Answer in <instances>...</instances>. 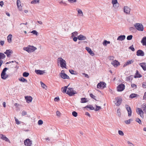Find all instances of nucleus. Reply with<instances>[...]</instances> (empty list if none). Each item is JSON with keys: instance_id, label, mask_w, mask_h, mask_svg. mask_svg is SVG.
<instances>
[{"instance_id": "55", "label": "nucleus", "mask_w": 146, "mask_h": 146, "mask_svg": "<svg viewBox=\"0 0 146 146\" xmlns=\"http://www.w3.org/2000/svg\"><path fill=\"white\" fill-rule=\"evenodd\" d=\"M43 123V121L41 120H39L38 121V124L39 125H41Z\"/></svg>"}, {"instance_id": "44", "label": "nucleus", "mask_w": 146, "mask_h": 146, "mask_svg": "<svg viewBox=\"0 0 146 146\" xmlns=\"http://www.w3.org/2000/svg\"><path fill=\"white\" fill-rule=\"evenodd\" d=\"M15 120L16 121V123L17 125L20 124L21 122L19 121L16 117H15Z\"/></svg>"}, {"instance_id": "46", "label": "nucleus", "mask_w": 146, "mask_h": 146, "mask_svg": "<svg viewBox=\"0 0 146 146\" xmlns=\"http://www.w3.org/2000/svg\"><path fill=\"white\" fill-rule=\"evenodd\" d=\"M69 71L71 74L75 75L76 74V72L72 70H69Z\"/></svg>"}, {"instance_id": "19", "label": "nucleus", "mask_w": 146, "mask_h": 146, "mask_svg": "<svg viewBox=\"0 0 146 146\" xmlns=\"http://www.w3.org/2000/svg\"><path fill=\"white\" fill-rule=\"evenodd\" d=\"M111 64L115 67H116L120 65L119 63L116 60L112 61L111 62Z\"/></svg>"}, {"instance_id": "45", "label": "nucleus", "mask_w": 146, "mask_h": 146, "mask_svg": "<svg viewBox=\"0 0 146 146\" xmlns=\"http://www.w3.org/2000/svg\"><path fill=\"white\" fill-rule=\"evenodd\" d=\"M90 97L94 99V100H97L96 99V96L92 94L91 93L90 94Z\"/></svg>"}, {"instance_id": "22", "label": "nucleus", "mask_w": 146, "mask_h": 146, "mask_svg": "<svg viewBox=\"0 0 146 146\" xmlns=\"http://www.w3.org/2000/svg\"><path fill=\"white\" fill-rule=\"evenodd\" d=\"M134 61L133 59H132L131 60H128L127 62L123 65V67H124L127 65L132 63Z\"/></svg>"}, {"instance_id": "11", "label": "nucleus", "mask_w": 146, "mask_h": 146, "mask_svg": "<svg viewBox=\"0 0 146 146\" xmlns=\"http://www.w3.org/2000/svg\"><path fill=\"white\" fill-rule=\"evenodd\" d=\"M24 144L26 146H31L32 144V141L30 139H27L25 141Z\"/></svg>"}, {"instance_id": "49", "label": "nucleus", "mask_w": 146, "mask_h": 146, "mask_svg": "<svg viewBox=\"0 0 146 146\" xmlns=\"http://www.w3.org/2000/svg\"><path fill=\"white\" fill-rule=\"evenodd\" d=\"M72 115L76 117L78 115V113L76 111H73L72 112Z\"/></svg>"}, {"instance_id": "5", "label": "nucleus", "mask_w": 146, "mask_h": 146, "mask_svg": "<svg viewBox=\"0 0 146 146\" xmlns=\"http://www.w3.org/2000/svg\"><path fill=\"white\" fill-rule=\"evenodd\" d=\"M136 111L137 114L139 115L141 117H143V111L141 108H137Z\"/></svg>"}, {"instance_id": "59", "label": "nucleus", "mask_w": 146, "mask_h": 146, "mask_svg": "<svg viewBox=\"0 0 146 146\" xmlns=\"http://www.w3.org/2000/svg\"><path fill=\"white\" fill-rule=\"evenodd\" d=\"M74 37L73 38V40L74 42H76L77 41L78 39V37H76L74 36Z\"/></svg>"}, {"instance_id": "42", "label": "nucleus", "mask_w": 146, "mask_h": 146, "mask_svg": "<svg viewBox=\"0 0 146 146\" xmlns=\"http://www.w3.org/2000/svg\"><path fill=\"white\" fill-rule=\"evenodd\" d=\"M133 38V36L131 35H128L127 37V39L128 40H131Z\"/></svg>"}, {"instance_id": "50", "label": "nucleus", "mask_w": 146, "mask_h": 146, "mask_svg": "<svg viewBox=\"0 0 146 146\" xmlns=\"http://www.w3.org/2000/svg\"><path fill=\"white\" fill-rule=\"evenodd\" d=\"M40 84L41 85L42 87L44 88H45L46 87V86L42 82H40Z\"/></svg>"}, {"instance_id": "40", "label": "nucleus", "mask_w": 146, "mask_h": 146, "mask_svg": "<svg viewBox=\"0 0 146 146\" xmlns=\"http://www.w3.org/2000/svg\"><path fill=\"white\" fill-rule=\"evenodd\" d=\"M68 86H65L64 87L63 90L62 91V92L64 93H66V92L67 91V88L68 87Z\"/></svg>"}, {"instance_id": "18", "label": "nucleus", "mask_w": 146, "mask_h": 146, "mask_svg": "<svg viewBox=\"0 0 146 146\" xmlns=\"http://www.w3.org/2000/svg\"><path fill=\"white\" fill-rule=\"evenodd\" d=\"M13 53L12 50H7L4 53L6 54L8 57H9Z\"/></svg>"}, {"instance_id": "33", "label": "nucleus", "mask_w": 146, "mask_h": 146, "mask_svg": "<svg viewBox=\"0 0 146 146\" xmlns=\"http://www.w3.org/2000/svg\"><path fill=\"white\" fill-rule=\"evenodd\" d=\"M81 101L80 102L81 103H84L88 102L87 99L85 98H82L81 99Z\"/></svg>"}, {"instance_id": "58", "label": "nucleus", "mask_w": 146, "mask_h": 146, "mask_svg": "<svg viewBox=\"0 0 146 146\" xmlns=\"http://www.w3.org/2000/svg\"><path fill=\"white\" fill-rule=\"evenodd\" d=\"M127 143L129 144L130 146H134V145L132 143H131L129 141H128Z\"/></svg>"}, {"instance_id": "35", "label": "nucleus", "mask_w": 146, "mask_h": 146, "mask_svg": "<svg viewBox=\"0 0 146 146\" xmlns=\"http://www.w3.org/2000/svg\"><path fill=\"white\" fill-rule=\"evenodd\" d=\"M19 81L21 82H27V80L23 77H21L20 78H19Z\"/></svg>"}, {"instance_id": "61", "label": "nucleus", "mask_w": 146, "mask_h": 146, "mask_svg": "<svg viewBox=\"0 0 146 146\" xmlns=\"http://www.w3.org/2000/svg\"><path fill=\"white\" fill-rule=\"evenodd\" d=\"M131 86L133 88H136L137 87V86L136 85L134 84H131Z\"/></svg>"}, {"instance_id": "31", "label": "nucleus", "mask_w": 146, "mask_h": 146, "mask_svg": "<svg viewBox=\"0 0 146 146\" xmlns=\"http://www.w3.org/2000/svg\"><path fill=\"white\" fill-rule=\"evenodd\" d=\"M7 40L8 42L10 43L12 41V35L11 34L7 36Z\"/></svg>"}, {"instance_id": "53", "label": "nucleus", "mask_w": 146, "mask_h": 146, "mask_svg": "<svg viewBox=\"0 0 146 146\" xmlns=\"http://www.w3.org/2000/svg\"><path fill=\"white\" fill-rule=\"evenodd\" d=\"M118 133L119 135L121 136H123L124 135L123 132L121 130L118 131Z\"/></svg>"}, {"instance_id": "9", "label": "nucleus", "mask_w": 146, "mask_h": 146, "mask_svg": "<svg viewBox=\"0 0 146 146\" xmlns=\"http://www.w3.org/2000/svg\"><path fill=\"white\" fill-rule=\"evenodd\" d=\"M0 138L2 139L3 140H4L5 141L9 143H11V142L9 139L6 136L2 134H0Z\"/></svg>"}, {"instance_id": "6", "label": "nucleus", "mask_w": 146, "mask_h": 146, "mask_svg": "<svg viewBox=\"0 0 146 146\" xmlns=\"http://www.w3.org/2000/svg\"><path fill=\"white\" fill-rule=\"evenodd\" d=\"M106 87V84L104 82H100L98 83L97 85V88H105Z\"/></svg>"}, {"instance_id": "60", "label": "nucleus", "mask_w": 146, "mask_h": 146, "mask_svg": "<svg viewBox=\"0 0 146 146\" xmlns=\"http://www.w3.org/2000/svg\"><path fill=\"white\" fill-rule=\"evenodd\" d=\"M1 55L3 59L5 58L6 57V56L3 53H2V52H1Z\"/></svg>"}, {"instance_id": "36", "label": "nucleus", "mask_w": 146, "mask_h": 146, "mask_svg": "<svg viewBox=\"0 0 146 146\" xmlns=\"http://www.w3.org/2000/svg\"><path fill=\"white\" fill-rule=\"evenodd\" d=\"M110 42L109 41H108L106 40H104L103 42V44L104 46H106L108 44H109Z\"/></svg>"}, {"instance_id": "13", "label": "nucleus", "mask_w": 146, "mask_h": 146, "mask_svg": "<svg viewBox=\"0 0 146 146\" xmlns=\"http://www.w3.org/2000/svg\"><path fill=\"white\" fill-rule=\"evenodd\" d=\"M112 3L113 4L114 7L115 8L118 7L119 5V4L117 2V0H112Z\"/></svg>"}, {"instance_id": "24", "label": "nucleus", "mask_w": 146, "mask_h": 146, "mask_svg": "<svg viewBox=\"0 0 146 146\" xmlns=\"http://www.w3.org/2000/svg\"><path fill=\"white\" fill-rule=\"evenodd\" d=\"M125 38V35H121L118 36L117 40L120 41H122Z\"/></svg>"}, {"instance_id": "14", "label": "nucleus", "mask_w": 146, "mask_h": 146, "mask_svg": "<svg viewBox=\"0 0 146 146\" xmlns=\"http://www.w3.org/2000/svg\"><path fill=\"white\" fill-rule=\"evenodd\" d=\"M60 76L63 79H70L69 77L65 73H60Z\"/></svg>"}, {"instance_id": "3", "label": "nucleus", "mask_w": 146, "mask_h": 146, "mask_svg": "<svg viewBox=\"0 0 146 146\" xmlns=\"http://www.w3.org/2000/svg\"><path fill=\"white\" fill-rule=\"evenodd\" d=\"M75 91L73 90V89L72 88H68V90L66 92V94L69 95L70 96H72L74 95V94L77 93L76 92H75Z\"/></svg>"}, {"instance_id": "23", "label": "nucleus", "mask_w": 146, "mask_h": 146, "mask_svg": "<svg viewBox=\"0 0 146 146\" xmlns=\"http://www.w3.org/2000/svg\"><path fill=\"white\" fill-rule=\"evenodd\" d=\"M139 65L143 68L144 71L146 70V64L145 62H143L139 64Z\"/></svg>"}, {"instance_id": "26", "label": "nucleus", "mask_w": 146, "mask_h": 146, "mask_svg": "<svg viewBox=\"0 0 146 146\" xmlns=\"http://www.w3.org/2000/svg\"><path fill=\"white\" fill-rule=\"evenodd\" d=\"M142 77V75L139 74V72L137 70L136 71V73L135 74V75L134 76V77L135 78H141Z\"/></svg>"}, {"instance_id": "51", "label": "nucleus", "mask_w": 146, "mask_h": 146, "mask_svg": "<svg viewBox=\"0 0 146 146\" xmlns=\"http://www.w3.org/2000/svg\"><path fill=\"white\" fill-rule=\"evenodd\" d=\"M23 50H25V51H27V52H28L29 53V46H28V47H24L23 48Z\"/></svg>"}, {"instance_id": "48", "label": "nucleus", "mask_w": 146, "mask_h": 146, "mask_svg": "<svg viewBox=\"0 0 146 146\" xmlns=\"http://www.w3.org/2000/svg\"><path fill=\"white\" fill-rule=\"evenodd\" d=\"M135 121H136L139 123V124H141V120L138 118H136Z\"/></svg>"}, {"instance_id": "52", "label": "nucleus", "mask_w": 146, "mask_h": 146, "mask_svg": "<svg viewBox=\"0 0 146 146\" xmlns=\"http://www.w3.org/2000/svg\"><path fill=\"white\" fill-rule=\"evenodd\" d=\"M70 3H76L77 1V0H67Z\"/></svg>"}, {"instance_id": "17", "label": "nucleus", "mask_w": 146, "mask_h": 146, "mask_svg": "<svg viewBox=\"0 0 146 146\" xmlns=\"http://www.w3.org/2000/svg\"><path fill=\"white\" fill-rule=\"evenodd\" d=\"M25 99L26 100L27 103H29L32 102L33 98L31 96H26L25 97Z\"/></svg>"}, {"instance_id": "2", "label": "nucleus", "mask_w": 146, "mask_h": 146, "mask_svg": "<svg viewBox=\"0 0 146 146\" xmlns=\"http://www.w3.org/2000/svg\"><path fill=\"white\" fill-rule=\"evenodd\" d=\"M8 69V68L7 67L4 68L3 69L1 74V76L2 79L5 80L8 77L9 75L6 73V72Z\"/></svg>"}, {"instance_id": "7", "label": "nucleus", "mask_w": 146, "mask_h": 146, "mask_svg": "<svg viewBox=\"0 0 146 146\" xmlns=\"http://www.w3.org/2000/svg\"><path fill=\"white\" fill-rule=\"evenodd\" d=\"M125 108L128 112V116L129 117L131 116L132 114V111L131 108L128 105H125Z\"/></svg>"}, {"instance_id": "4", "label": "nucleus", "mask_w": 146, "mask_h": 146, "mask_svg": "<svg viewBox=\"0 0 146 146\" xmlns=\"http://www.w3.org/2000/svg\"><path fill=\"white\" fill-rule=\"evenodd\" d=\"M134 26L139 31H143V27L141 23H136L134 25Z\"/></svg>"}, {"instance_id": "38", "label": "nucleus", "mask_w": 146, "mask_h": 146, "mask_svg": "<svg viewBox=\"0 0 146 146\" xmlns=\"http://www.w3.org/2000/svg\"><path fill=\"white\" fill-rule=\"evenodd\" d=\"M137 95L135 94H131L129 96V98H133L136 97Z\"/></svg>"}, {"instance_id": "39", "label": "nucleus", "mask_w": 146, "mask_h": 146, "mask_svg": "<svg viewBox=\"0 0 146 146\" xmlns=\"http://www.w3.org/2000/svg\"><path fill=\"white\" fill-rule=\"evenodd\" d=\"M78 34V33L76 31H75L74 32L72 33V35L71 36V37H73L75 36H77Z\"/></svg>"}, {"instance_id": "47", "label": "nucleus", "mask_w": 146, "mask_h": 146, "mask_svg": "<svg viewBox=\"0 0 146 146\" xmlns=\"http://www.w3.org/2000/svg\"><path fill=\"white\" fill-rule=\"evenodd\" d=\"M117 114L118 116L119 117H120L121 116V113L120 109H119L117 110Z\"/></svg>"}, {"instance_id": "27", "label": "nucleus", "mask_w": 146, "mask_h": 146, "mask_svg": "<svg viewBox=\"0 0 146 146\" xmlns=\"http://www.w3.org/2000/svg\"><path fill=\"white\" fill-rule=\"evenodd\" d=\"M141 109L143 111L146 113V103H144L141 106Z\"/></svg>"}, {"instance_id": "15", "label": "nucleus", "mask_w": 146, "mask_h": 146, "mask_svg": "<svg viewBox=\"0 0 146 146\" xmlns=\"http://www.w3.org/2000/svg\"><path fill=\"white\" fill-rule=\"evenodd\" d=\"M130 10V9L127 6H125L124 7L123 11L124 13L127 14L129 13Z\"/></svg>"}, {"instance_id": "16", "label": "nucleus", "mask_w": 146, "mask_h": 146, "mask_svg": "<svg viewBox=\"0 0 146 146\" xmlns=\"http://www.w3.org/2000/svg\"><path fill=\"white\" fill-rule=\"evenodd\" d=\"M86 49L88 52L92 56H94L95 55V54L92 51V50L89 47H86Z\"/></svg>"}, {"instance_id": "12", "label": "nucleus", "mask_w": 146, "mask_h": 146, "mask_svg": "<svg viewBox=\"0 0 146 146\" xmlns=\"http://www.w3.org/2000/svg\"><path fill=\"white\" fill-rule=\"evenodd\" d=\"M136 55L138 56H143L145 54L143 51L141 50H138L136 52Z\"/></svg>"}, {"instance_id": "56", "label": "nucleus", "mask_w": 146, "mask_h": 146, "mask_svg": "<svg viewBox=\"0 0 146 146\" xmlns=\"http://www.w3.org/2000/svg\"><path fill=\"white\" fill-rule=\"evenodd\" d=\"M60 99L58 97H56L54 98V101L55 102H58L59 101Z\"/></svg>"}, {"instance_id": "37", "label": "nucleus", "mask_w": 146, "mask_h": 146, "mask_svg": "<svg viewBox=\"0 0 146 146\" xmlns=\"http://www.w3.org/2000/svg\"><path fill=\"white\" fill-rule=\"evenodd\" d=\"M29 74V73L27 72H24L23 73V77H28Z\"/></svg>"}, {"instance_id": "21", "label": "nucleus", "mask_w": 146, "mask_h": 146, "mask_svg": "<svg viewBox=\"0 0 146 146\" xmlns=\"http://www.w3.org/2000/svg\"><path fill=\"white\" fill-rule=\"evenodd\" d=\"M44 71V70H35V72L37 74L42 75L45 73Z\"/></svg>"}, {"instance_id": "29", "label": "nucleus", "mask_w": 146, "mask_h": 146, "mask_svg": "<svg viewBox=\"0 0 146 146\" xmlns=\"http://www.w3.org/2000/svg\"><path fill=\"white\" fill-rule=\"evenodd\" d=\"M76 10L78 12V14L80 16H83V14L82 11L80 9L78 8L76 9Z\"/></svg>"}, {"instance_id": "63", "label": "nucleus", "mask_w": 146, "mask_h": 146, "mask_svg": "<svg viewBox=\"0 0 146 146\" xmlns=\"http://www.w3.org/2000/svg\"><path fill=\"white\" fill-rule=\"evenodd\" d=\"M142 86L144 88H146V83H143L142 84Z\"/></svg>"}, {"instance_id": "28", "label": "nucleus", "mask_w": 146, "mask_h": 146, "mask_svg": "<svg viewBox=\"0 0 146 146\" xmlns=\"http://www.w3.org/2000/svg\"><path fill=\"white\" fill-rule=\"evenodd\" d=\"M141 42L142 43L143 45L146 46V36H145L142 38Z\"/></svg>"}, {"instance_id": "1", "label": "nucleus", "mask_w": 146, "mask_h": 146, "mask_svg": "<svg viewBox=\"0 0 146 146\" xmlns=\"http://www.w3.org/2000/svg\"><path fill=\"white\" fill-rule=\"evenodd\" d=\"M58 62L60 64L61 67L62 68H66V63L65 60H64L62 58H58Z\"/></svg>"}, {"instance_id": "34", "label": "nucleus", "mask_w": 146, "mask_h": 146, "mask_svg": "<svg viewBox=\"0 0 146 146\" xmlns=\"http://www.w3.org/2000/svg\"><path fill=\"white\" fill-rule=\"evenodd\" d=\"M84 108H89L91 110H95V108L92 105L87 106L84 107Z\"/></svg>"}, {"instance_id": "10", "label": "nucleus", "mask_w": 146, "mask_h": 146, "mask_svg": "<svg viewBox=\"0 0 146 146\" xmlns=\"http://www.w3.org/2000/svg\"><path fill=\"white\" fill-rule=\"evenodd\" d=\"M125 87V86L124 84H119L117 87V91L119 92L122 91L124 90Z\"/></svg>"}, {"instance_id": "41", "label": "nucleus", "mask_w": 146, "mask_h": 146, "mask_svg": "<svg viewBox=\"0 0 146 146\" xmlns=\"http://www.w3.org/2000/svg\"><path fill=\"white\" fill-rule=\"evenodd\" d=\"M96 108L94 110L96 111H98L101 108L100 106H97V105H96Z\"/></svg>"}, {"instance_id": "54", "label": "nucleus", "mask_w": 146, "mask_h": 146, "mask_svg": "<svg viewBox=\"0 0 146 146\" xmlns=\"http://www.w3.org/2000/svg\"><path fill=\"white\" fill-rule=\"evenodd\" d=\"M129 49L133 51H134L135 50L134 48L133 47V45L129 47Z\"/></svg>"}, {"instance_id": "8", "label": "nucleus", "mask_w": 146, "mask_h": 146, "mask_svg": "<svg viewBox=\"0 0 146 146\" xmlns=\"http://www.w3.org/2000/svg\"><path fill=\"white\" fill-rule=\"evenodd\" d=\"M115 99L117 102L115 104L117 106H119L121 104L122 101V98L120 97H117L115 98Z\"/></svg>"}, {"instance_id": "30", "label": "nucleus", "mask_w": 146, "mask_h": 146, "mask_svg": "<svg viewBox=\"0 0 146 146\" xmlns=\"http://www.w3.org/2000/svg\"><path fill=\"white\" fill-rule=\"evenodd\" d=\"M133 78V76L132 75H131L129 77H126V81H131Z\"/></svg>"}, {"instance_id": "64", "label": "nucleus", "mask_w": 146, "mask_h": 146, "mask_svg": "<svg viewBox=\"0 0 146 146\" xmlns=\"http://www.w3.org/2000/svg\"><path fill=\"white\" fill-rule=\"evenodd\" d=\"M143 100H146V92L145 93L143 96Z\"/></svg>"}, {"instance_id": "43", "label": "nucleus", "mask_w": 146, "mask_h": 146, "mask_svg": "<svg viewBox=\"0 0 146 146\" xmlns=\"http://www.w3.org/2000/svg\"><path fill=\"white\" fill-rule=\"evenodd\" d=\"M31 33H33V34L37 36L38 34V33L36 30H33L31 32Z\"/></svg>"}, {"instance_id": "25", "label": "nucleus", "mask_w": 146, "mask_h": 146, "mask_svg": "<svg viewBox=\"0 0 146 146\" xmlns=\"http://www.w3.org/2000/svg\"><path fill=\"white\" fill-rule=\"evenodd\" d=\"M78 38L79 40H85L86 39V37L82 35H80L78 36Z\"/></svg>"}, {"instance_id": "32", "label": "nucleus", "mask_w": 146, "mask_h": 146, "mask_svg": "<svg viewBox=\"0 0 146 146\" xmlns=\"http://www.w3.org/2000/svg\"><path fill=\"white\" fill-rule=\"evenodd\" d=\"M17 4L18 8H19L22 7L21 5V2L20 0H17Z\"/></svg>"}, {"instance_id": "57", "label": "nucleus", "mask_w": 146, "mask_h": 146, "mask_svg": "<svg viewBox=\"0 0 146 146\" xmlns=\"http://www.w3.org/2000/svg\"><path fill=\"white\" fill-rule=\"evenodd\" d=\"M125 123L127 124H129L130 123V120H128L125 121Z\"/></svg>"}, {"instance_id": "20", "label": "nucleus", "mask_w": 146, "mask_h": 146, "mask_svg": "<svg viewBox=\"0 0 146 146\" xmlns=\"http://www.w3.org/2000/svg\"><path fill=\"white\" fill-rule=\"evenodd\" d=\"M29 52H33L36 49V48L33 46H29Z\"/></svg>"}, {"instance_id": "62", "label": "nucleus", "mask_w": 146, "mask_h": 146, "mask_svg": "<svg viewBox=\"0 0 146 146\" xmlns=\"http://www.w3.org/2000/svg\"><path fill=\"white\" fill-rule=\"evenodd\" d=\"M27 112L25 111H23L22 113V115H27Z\"/></svg>"}]
</instances>
